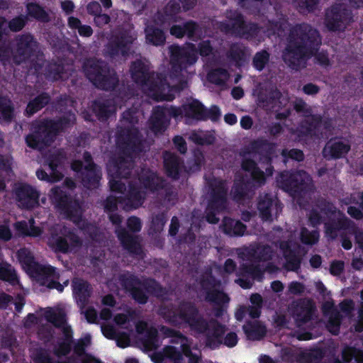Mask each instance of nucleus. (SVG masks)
Returning <instances> with one entry per match:
<instances>
[{
	"label": "nucleus",
	"mask_w": 363,
	"mask_h": 363,
	"mask_svg": "<svg viewBox=\"0 0 363 363\" xmlns=\"http://www.w3.org/2000/svg\"><path fill=\"white\" fill-rule=\"evenodd\" d=\"M157 313L172 326L178 327L182 323L188 325L192 331L204 336L206 346L211 350H216L223 344L225 325L216 320L206 319L194 302L182 300L177 305L161 306Z\"/></svg>",
	"instance_id": "f257e3e1"
},
{
	"label": "nucleus",
	"mask_w": 363,
	"mask_h": 363,
	"mask_svg": "<svg viewBox=\"0 0 363 363\" xmlns=\"http://www.w3.org/2000/svg\"><path fill=\"white\" fill-rule=\"evenodd\" d=\"M320 45V38L316 30L307 24L297 26L291 30L284 60L293 69L304 67L306 60L313 55Z\"/></svg>",
	"instance_id": "f03ea898"
},
{
	"label": "nucleus",
	"mask_w": 363,
	"mask_h": 363,
	"mask_svg": "<svg viewBox=\"0 0 363 363\" xmlns=\"http://www.w3.org/2000/svg\"><path fill=\"white\" fill-rule=\"evenodd\" d=\"M6 26V20L0 17V60L6 65V62L11 60L15 64L24 62L26 67L31 72L34 69L35 72H43V67L45 65L43 55L37 52V43L30 35H23L16 39L14 50H10L6 48L2 40V30Z\"/></svg>",
	"instance_id": "7ed1b4c3"
},
{
	"label": "nucleus",
	"mask_w": 363,
	"mask_h": 363,
	"mask_svg": "<svg viewBox=\"0 0 363 363\" xmlns=\"http://www.w3.org/2000/svg\"><path fill=\"white\" fill-rule=\"evenodd\" d=\"M75 121L76 116L71 111L57 120L42 121L33 127L32 133L26 136V143L31 149L43 150L52 144L59 133L72 127Z\"/></svg>",
	"instance_id": "20e7f679"
},
{
	"label": "nucleus",
	"mask_w": 363,
	"mask_h": 363,
	"mask_svg": "<svg viewBox=\"0 0 363 363\" xmlns=\"http://www.w3.org/2000/svg\"><path fill=\"white\" fill-rule=\"evenodd\" d=\"M121 289L128 293L138 303L144 305L148 301V294L160 298L166 294L165 289L155 279L142 281L138 276L124 270L116 277Z\"/></svg>",
	"instance_id": "39448f33"
},
{
	"label": "nucleus",
	"mask_w": 363,
	"mask_h": 363,
	"mask_svg": "<svg viewBox=\"0 0 363 363\" xmlns=\"http://www.w3.org/2000/svg\"><path fill=\"white\" fill-rule=\"evenodd\" d=\"M133 80L139 84L150 86L149 91H182L186 88V83L176 76L170 75L168 78L154 74L150 75L149 62L146 60H138L130 67Z\"/></svg>",
	"instance_id": "423d86ee"
},
{
	"label": "nucleus",
	"mask_w": 363,
	"mask_h": 363,
	"mask_svg": "<svg viewBox=\"0 0 363 363\" xmlns=\"http://www.w3.org/2000/svg\"><path fill=\"white\" fill-rule=\"evenodd\" d=\"M220 284L211 271L206 272L199 278V285L205 294V301L213 305V315L218 318L227 311L230 300L226 293L216 288Z\"/></svg>",
	"instance_id": "0eeeda50"
},
{
	"label": "nucleus",
	"mask_w": 363,
	"mask_h": 363,
	"mask_svg": "<svg viewBox=\"0 0 363 363\" xmlns=\"http://www.w3.org/2000/svg\"><path fill=\"white\" fill-rule=\"evenodd\" d=\"M116 145L119 154L135 159L145 151V139L137 127H120L116 133Z\"/></svg>",
	"instance_id": "6e6552de"
},
{
	"label": "nucleus",
	"mask_w": 363,
	"mask_h": 363,
	"mask_svg": "<svg viewBox=\"0 0 363 363\" xmlns=\"http://www.w3.org/2000/svg\"><path fill=\"white\" fill-rule=\"evenodd\" d=\"M50 199L56 210L74 223L82 220L81 205L78 200L60 186H54L50 191Z\"/></svg>",
	"instance_id": "1a4fd4ad"
},
{
	"label": "nucleus",
	"mask_w": 363,
	"mask_h": 363,
	"mask_svg": "<svg viewBox=\"0 0 363 363\" xmlns=\"http://www.w3.org/2000/svg\"><path fill=\"white\" fill-rule=\"evenodd\" d=\"M84 72L96 87L108 89L116 88L118 79L113 70H110L105 62L96 59L88 60L83 66Z\"/></svg>",
	"instance_id": "9d476101"
},
{
	"label": "nucleus",
	"mask_w": 363,
	"mask_h": 363,
	"mask_svg": "<svg viewBox=\"0 0 363 363\" xmlns=\"http://www.w3.org/2000/svg\"><path fill=\"white\" fill-rule=\"evenodd\" d=\"M180 5L175 1L169 2L165 7L164 13H158L153 24H148L145 28V36L147 43L154 45H161L165 41V36L160 29L164 28L166 23L175 21L174 15L180 11Z\"/></svg>",
	"instance_id": "9b49d317"
},
{
	"label": "nucleus",
	"mask_w": 363,
	"mask_h": 363,
	"mask_svg": "<svg viewBox=\"0 0 363 363\" xmlns=\"http://www.w3.org/2000/svg\"><path fill=\"white\" fill-rule=\"evenodd\" d=\"M208 207L213 209H226L228 186L225 180L213 177L208 182Z\"/></svg>",
	"instance_id": "f8f14e48"
},
{
	"label": "nucleus",
	"mask_w": 363,
	"mask_h": 363,
	"mask_svg": "<svg viewBox=\"0 0 363 363\" xmlns=\"http://www.w3.org/2000/svg\"><path fill=\"white\" fill-rule=\"evenodd\" d=\"M17 257L25 271L35 278L52 275L55 271V267L43 265L36 262L33 253L26 247L18 250Z\"/></svg>",
	"instance_id": "ddd939ff"
},
{
	"label": "nucleus",
	"mask_w": 363,
	"mask_h": 363,
	"mask_svg": "<svg viewBox=\"0 0 363 363\" xmlns=\"http://www.w3.org/2000/svg\"><path fill=\"white\" fill-rule=\"evenodd\" d=\"M171 62L175 72L182 71L187 66L195 63L198 59V52L194 45L187 43L185 47L172 45L169 48Z\"/></svg>",
	"instance_id": "4468645a"
},
{
	"label": "nucleus",
	"mask_w": 363,
	"mask_h": 363,
	"mask_svg": "<svg viewBox=\"0 0 363 363\" xmlns=\"http://www.w3.org/2000/svg\"><path fill=\"white\" fill-rule=\"evenodd\" d=\"M308 176L306 172H283L279 175L278 182L281 188L291 194H300L306 191Z\"/></svg>",
	"instance_id": "2eb2a0df"
},
{
	"label": "nucleus",
	"mask_w": 363,
	"mask_h": 363,
	"mask_svg": "<svg viewBox=\"0 0 363 363\" xmlns=\"http://www.w3.org/2000/svg\"><path fill=\"white\" fill-rule=\"evenodd\" d=\"M118 35L113 36L108 46L107 52L111 56L121 55H128L133 47V43L136 35L130 26H127Z\"/></svg>",
	"instance_id": "dca6fc26"
},
{
	"label": "nucleus",
	"mask_w": 363,
	"mask_h": 363,
	"mask_svg": "<svg viewBox=\"0 0 363 363\" xmlns=\"http://www.w3.org/2000/svg\"><path fill=\"white\" fill-rule=\"evenodd\" d=\"M72 169L77 172L82 184L87 189H96L99 186L102 174L99 167H84L81 160H74L71 164Z\"/></svg>",
	"instance_id": "f3484780"
},
{
	"label": "nucleus",
	"mask_w": 363,
	"mask_h": 363,
	"mask_svg": "<svg viewBox=\"0 0 363 363\" xmlns=\"http://www.w3.org/2000/svg\"><path fill=\"white\" fill-rule=\"evenodd\" d=\"M15 198L22 209L32 210L39 206L40 192L27 183H21L13 190Z\"/></svg>",
	"instance_id": "a211bd4d"
},
{
	"label": "nucleus",
	"mask_w": 363,
	"mask_h": 363,
	"mask_svg": "<svg viewBox=\"0 0 363 363\" xmlns=\"http://www.w3.org/2000/svg\"><path fill=\"white\" fill-rule=\"evenodd\" d=\"M62 164L60 154L50 155L43 164L45 169L40 168L36 171V177L41 181L48 183H55L60 181L63 174L57 169Z\"/></svg>",
	"instance_id": "6ab92c4d"
},
{
	"label": "nucleus",
	"mask_w": 363,
	"mask_h": 363,
	"mask_svg": "<svg viewBox=\"0 0 363 363\" xmlns=\"http://www.w3.org/2000/svg\"><path fill=\"white\" fill-rule=\"evenodd\" d=\"M290 310L297 327L301 328L313 319L315 306L312 300L303 298L294 302Z\"/></svg>",
	"instance_id": "aec40b11"
},
{
	"label": "nucleus",
	"mask_w": 363,
	"mask_h": 363,
	"mask_svg": "<svg viewBox=\"0 0 363 363\" xmlns=\"http://www.w3.org/2000/svg\"><path fill=\"white\" fill-rule=\"evenodd\" d=\"M228 24L221 23L220 29L227 33L238 35L246 38H252L261 32L256 25H247L240 14L235 13L233 19L229 20Z\"/></svg>",
	"instance_id": "412c9836"
},
{
	"label": "nucleus",
	"mask_w": 363,
	"mask_h": 363,
	"mask_svg": "<svg viewBox=\"0 0 363 363\" xmlns=\"http://www.w3.org/2000/svg\"><path fill=\"white\" fill-rule=\"evenodd\" d=\"M257 208L262 220L272 221L273 213L278 216L282 211L283 205L279 200L274 199L270 194H264L259 196Z\"/></svg>",
	"instance_id": "4be33fe9"
},
{
	"label": "nucleus",
	"mask_w": 363,
	"mask_h": 363,
	"mask_svg": "<svg viewBox=\"0 0 363 363\" xmlns=\"http://www.w3.org/2000/svg\"><path fill=\"white\" fill-rule=\"evenodd\" d=\"M337 215V218H330L324 223L325 236L332 240L338 237L340 232L354 228V222L347 218L343 212L339 211Z\"/></svg>",
	"instance_id": "5701e85b"
},
{
	"label": "nucleus",
	"mask_w": 363,
	"mask_h": 363,
	"mask_svg": "<svg viewBox=\"0 0 363 363\" xmlns=\"http://www.w3.org/2000/svg\"><path fill=\"white\" fill-rule=\"evenodd\" d=\"M322 123L323 116L321 115L311 113L299 123L297 128L298 135L311 138H318L320 134V128Z\"/></svg>",
	"instance_id": "b1692460"
},
{
	"label": "nucleus",
	"mask_w": 363,
	"mask_h": 363,
	"mask_svg": "<svg viewBox=\"0 0 363 363\" xmlns=\"http://www.w3.org/2000/svg\"><path fill=\"white\" fill-rule=\"evenodd\" d=\"M238 256L242 260L259 262L272 259L273 251L272 247L267 245H258L244 248L238 252Z\"/></svg>",
	"instance_id": "393cba45"
},
{
	"label": "nucleus",
	"mask_w": 363,
	"mask_h": 363,
	"mask_svg": "<svg viewBox=\"0 0 363 363\" xmlns=\"http://www.w3.org/2000/svg\"><path fill=\"white\" fill-rule=\"evenodd\" d=\"M351 145L348 141L340 138H331L327 142L323 150V155L327 160H337L344 157L350 150Z\"/></svg>",
	"instance_id": "a878e982"
},
{
	"label": "nucleus",
	"mask_w": 363,
	"mask_h": 363,
	"mask_svg": "<svg viewBox=\"0 0 363 363\" xmlns=\"http://www.w3.org/2000/svg\"><path fill=\"white\" fill-rule=\"evenodd\" d=\"M116 233L122 247L133 256H142L143 251L137 235H131L125 228L119 226Z\"/></svg>",
	"instance_id": "bb28decb"
},
{
	"label": "nucleus",
	"mask_w": 363,
	"mask_h": 363,
	"mask_svg": "<svg viewBox=\"0 0 363 363\" xmlns=\"http://www.w3.org/2000/svg\"><path fill=\"white\" fill-rule=\"evenodd\" d=\"M163 163L165 174L172 180H178L184 167L183 160L175 153L164 151Z\"/></svg>",
	"instance_id": "cd10ccee"
},
{
	"label": "nucleus",
	"mask_w": 363,
	"mask_h": 363,
	"mask_svg": "<svg viewBox=\"0 0 363 363\" xmlns=\"http://www.w3.org/2000/svg\"><path fill=\"white\" fill-rule=\"evenodd\" d=\"M145 194L142 191L140 187L134 183H130L128 191L125 196H122L123 208L125 211H131L140 207L145 200Z\"/></svg>",
	"instance_id": "c85d7f7f"
},
{
	"label": "nucleus",
	"mask_w": 363,
	"mask_h": 363,
	"mask_svg": "<svg viewBox=\"0 0 363 363\" xmlns=\"http://www.w3.org/2000/svg\"><path fill=\"white\" fill-rule=\"evenodd\" d=\"M347 15L345 6L342 3L336 4L325 13V24L331 30H340L342 23Z\"/></svg>",
	"instance_id": "c756f323"
},
{
	"label": "nucleus",
	"mask_w": 363,
	"mask_h": 363,
	"mask_svg": "<svg viewBox=\"0 0 363 363\" xmlns=\"http://www.w3.org/2000/svg\"><path fill=\"white\" fill-rule=\"evenodd\" d=\"M91 108L99 121H106L115 114L116 107L114 101L111 99H95L91 102Z\"/></svg>",
	"instance_id": "7c9ffc66"
},
{
	"label": "nucleus",
	"mask_w": 363,
	"mask_h": 363,
	"mask_svg": "<svg viewBox=\"0 0 363 363\" xmlns=\"http://www.w3.org/2000/svg\"><path fill=\"white\" fill-rule=\"evenodd\" d=\"M274 145L267 139L258 138L250 142L247 150V154L259 155L261 158L270 162L274 152Z\"/></svg>",
	"instance_id": "2f4dec72"
},
{
	"label": "nucleus",
	"mask_w": 363,
	"mask_h": 363,
	"mask_svg": "<svg viewBox=\"0 0 363 363\" xmlns=\"http://www.w3.org/2000/svg\"><path fill=\"white\" fill-rule=\"evenodd\" d=\"M133 160L119 154L112 161V169H110V171L113 172V176L118 179H128L132 174Z\"/></svg>",
	"instance_id": "473e14b6"
},
{
	"label": "nucleus",
	"mask_w": 363,
	"mask_h": 363,
	"mask_svg": "<svg viewBox=\"0 0 363 363\" xmlns=\"http://www.w3.org/2000/svg\"><path fill=\"white\" fill-rule=\"evenodd\" d=\"M72 286L73 294L77 303L82 307L86 306L92 292V288L89 283L82 279H74Z\"/></svg>",
	"instance_id": "72a5a7b5"
},
{
	"label": "nucleus",
	"mask_w": 363,
	"mask_h": 363,
	"mask_svg": "<svg viewBox=\"0 0 363 363\" xmlns=\"http://www.w3.org/2000/svg\"><path fill=\"white\" fill-rule=\"evenodd\" d=\"M140 183L143 186L152 192L164 189L167 186V181L159 177L156 172L148 170L139 177Z\"/></svg>",
	"instance_id": "f704fd0d"
},
{
	"label": "nucleus",
	"mask_w": 363,
	"mask_h": 363,
	"mask_svg": "<svg viewBox=\"0 0 363 363\" xmlns=\"http://www.w3.org/2000/svg\"><path fill=\"white\" fill-rule=\"evenodd\" d=\"M169 123V121L163 108L157 106L154 108L150 119V128L153 133L155 134L164 133Z\"/></svg>",
	"instance_id": "c9c22d12"
},
{
	"label": "nucleus",
	"mask_w": 363,
	"mask_h": 363,
	"mask_svg": "<svg viewBox=\"0 0 363 363\" xmlns=\"http://www.w3.org/2000/svg\"><path fill=\"white\" fill-rule=\"evenodd\" d=\"M223 232L230 237L242 236L247 226L239 220H235L228 216H225L220 225Z\"/></svg>",
	"instance_id": "e433bc0d"
},
{
	"label": "nucleus",
	"mask_w": 363,
	"mask_h": 363,
	"mask_svg": "<svg viewBox=\"0 0 363 363\" xmlns=\"http://www.w3.org/2000/svg\"><path fill=\"white\" fill-rule=\"evenodd\" d=\"M236 275L241 277L251 278L252 280L261 281L263 279L264 271L259 264L242 263L240 264Z\"/></svg>",
	"instance_id": "4c0bfd02"
},
{
	"label": "nucleus",
	"mask_w": 363,
	"mask_h": 363,
	"mask_svg": "<svg viewBox=\"0 0 363 363\" xmlns=\"http://www.w3.org/2000/svg\"><path fill=\"white\" fill-rule=\"evenodd\" d=\"M280 248L284 251L288 270L297 272L301 268V259L294 250L291 249L287 242H281Z\"/></svg>",
	"instance_id": "58836bf2"
},
{
	"label": "nucleus",
	"mask_w": 363,
	"mask_h": 363,
	"mask_svg": "<svg viewBox=\"0 0 363 363\" xmlns=\"http://www.w3.org/2000/svg\"><path fill=\"white\" fill-rule=\"evenodd\" d=\"M243 331L248 340H259L267 333L266 327L259 321H247L242 327Z\"/></svg>",
	"instance_id": "ea45409f"
},
{
	"label": "nucleus",
	"mask_w": 363,
	"mask_h": 363,
	"mask_svg": "<svg viewBox=\"0 0 363 363\" xmlns=\"http://www.w3.org/2000/svg\"><path fill=\"white\" fill-rule=\"evenodd\" d=\"M251 188V182L250 179H245L241 177L235 179L231 189L233 199L237 202L243 201Z\"/></svg>",
	"instance_id": "a19ab883"
},
{
	"label": "nucleus",
	"mask_w": 363,
	"mask_h": 363,
	"mask_svg": "<svg viewBox=\"0 0 363 363\" xmlns=\"http://www.w3.org/2000/svg\"><path fill=\"white\" fill-rule=\"evenodd\" d=\"M15 109L12 101L0 96V123L9 124L15 118Z\"/></svg>",
	"instance_id": "79ce46f5"
},
{
	"label": "nucleus",
	"mask_w": 363,
	"mask_h": 363,
	"mask_svg": "<svg viewBox=\"0 0 363 363\" xmlns=\"http://www.w3.org/2000/svg\"><path fill=\"white\" fill-rule=\"evenodd\" d=\"M50 101V96L48 92H40V94L28 102L25 111L26 115L33 116L48 104Z\"/></svg>",
	"instance_id": "37998d69"
},
{
	"label": "nucleus",
	"mask_w": 363,
	"mask_h": 363,
	"mask_svg": "<svg viewBox=\"0 0 363 363\" xmlns=\"http://www.w3.org/2000/svg\"><path fill=\"white\" fill-rule=\"evenodd\" d=\"M325 356V352L321 348H315L308 352H301L296 357L298 363H318Z\"/></svg>",
	"instance_id": "c03bdc74"
},
{
	"label": "nucleus",
	"mask_w": 363,
	"mask_h": 363,
	"mask_svg": "<svg viewBox=\"0 0 363 363\" xmlns=\"http://www.w3.org/2000/svg\"><path fill=\"white\" fill-rule=\"evenodd\" d=\"M45 320L53 325L57 328H61L66 325L67 316L63 310H58L55 311L52 309H49L45 313Z\"/></svg>",
	"instance_id": "a18cd8bd"
},
{
	"label": "nucleus",
	"mask_w": 363,
	"mask_h": 363,
	"mask_svg": "<svg viewBox=\"0 0 363 363\" xmlns=\"http://www.w3.org/2000/svg\"><path fill=\"white\" fill-rule=\"evenodd\" d=\"M197 32L198 28L192 21L186 23L183 27L181 26H174L170 29V33L177 38H182L184 35H186L189 38H193Z\"/></svg>",
	"instance_id": "49530a36"
},
{
	"label": "nucleus",
	"mask_w": 363,
	"mask_h": 363,
	"mask_svg": "<svg viewBox=\"0 0 363 363\" xmlns=\"http://www.w3.org/2000/svg\"><path fill=\"white\" fill-rule=\"evenodd\" d=\"M281 93L282 92H252V94L257 96L259 106L269 108L275 106V98L280 97Z\"/></svg>",
	"instance_id": "de8ad7c7"
},
{
	"label": "nucleus",
	"mask_w": 363,
	"mask_h": 363,
	"mask_svg": "<svg viewBox=\"0 0 363 363\" xmlns=\"http://www.w3.org/2000/svg\"><path fill=\"white\" fill-rule=\"evenodd\" d=\"M186 116L197 121H205V106L199 100H194L185 108Z\"/></svg>",
	"instance_id": "09e8293b"
},
{
	"label": "nucleus",
	"mask_w": 363,
	"mask_h": 363,
	"mask_svg": "<svg viewBox=\"0 0 363 363\" xmlns=\"http://www.w3.org/2000/svg\"><path fill=\"white\" fill-rule=\"evenodd\" d=\"M0 279L13 286L19 284V279L15 269L9 264H0Z\"/></svg>",
	"instance_id": "8fccbe9b"
},
{
	"label": "nucleus",
	"mask_w": 363,
	"mask_h": 363,
	"mask_svg": "<svg viewBox=\"0 0 363 363\" xmlns=\"http://www.w3.org/2000/svg\"><path fill=\"white\" fill-rule=\"evenodd\" d=\"M158 341V332L155 328H150L147 330L144 337L142 338L143 346L149 350L157 349Z\"/></svg>",
	"instance_id": "3c124183"
},
{
	"label": "nucleus",
	"mask_w": 363,
	"mask_h": 363,
	"mask_svg": "<svg viewBox=\"0 0 363 363\" xmlns=\"http://www.w3.org/2000/svg\"><path fill=\"white\" fill-rule=\"evenodd\" d=\"M204 163V155L200 150H196L193 152V157L188 160V172H196L201 170Z\"/></svg>",
	"instance_id": "603ef678"
},
{
	"label": "nucleus",
	"mask_w": 363,
	"mask_h": 363,
	"mask_svg": "<svg viewBox=\"0 0 363 363\" xmlns=\"http://www.w3.org/2000/svg\"><path fill=\"white\" fill-rule=\"evenodd\" d=\"M320 239V233L318 230L310 231L306 227H303L300 231V240L306 245H313L316 244Z\"/></svg>",
	"instance_id": "864d4df0"
},
{
	"label": "nucleus",
	"mask_w": 363,
	"mask_h": 363,
	"mask_svg": "<svg viewBox=\"0 0 363 363\" xmlns=\"http://www.w3.org/2000/svg\"><path fill=\"white\" fill-rule=\"evenodd\" d=\"M27 11L28 16L37 19L38 21L47 22L50 19L48 13L41 6L36 4H28Z\"/></svg>",
	"instance_id": "5fc2aeb1"
},
{
	"label": "nucleus",
	"mask_w": 363,
	"mask_h": 363,
	"mask_svg": "<svg viewBox=\"0 0 363 363\" xmlns=\"http://www.w3.org/2000/svg\"><path fill=\"white\" fill-rule=\"evenodd\" d=\"M167 221V213L166 211L155 214L152 218L150 229L155 233H160L163 230Z\"/></svg>",
	"instance_id": "6e6d98bb"
},
{
	"label": "nucleus",
	"mask_w": 363,
	"mask_h": 363,
	"mask_svg": "<svg viewBox=\"0 0 363 363\" xmlns=\"http://www.w3.org/2000/svg\"><path fill=\"white\" fill-rule=\"evenodd\" d=\"M91 337L89 334L79 339L73 343V351L77 357H82L86 354V348L91 345Z\"/></svg>",
	"instance_id": "4d7b16f0"
},
{
	"label": "nucleus",
	"mask_w": 363,
	"mask_h": 363,
	"mask_svg": "<svg viewBox=\"0 0 363 363\" xmlns=\"http://www.w3.org/2000/svg\"><path fill=\"white\" fill-rule=\"evenodd\" d=\"M281 155L282 156L284 162H287L289 160L302 162L305 158L303 152L301 150L296 148L291 150L284 148L281 150Z\"/></svg>",
	"instance_id": "13d9d810"
},
{
	"label": "nucleus",
	"mask_w": 363,
	"mask_h": 363,
	"mask_svg": "<svg viewBox=\"0 0 363 363\" xmlns=\"http://www.w3.org/2000/svg\"><path fill=\"white\" fill-rule=\"evenodd\" d=\"M228 77V72L223 69H214L208 74V81L216 84L224 83Z\"/></svg>",
	"instance_id": "bf43d9fd"
},
{
	"label": "nucleus",
	"mask_w": 363,
	"mask_h": 363,
	"mask_svg": "<svg viewBox=\"0 0 363 363\" xmlns=\"http://www.w3.org/2000/svg\"><path fill=\"white\" fill-rule=\"evenodd\" d=\"M68 24L70 28L78 29V32L82 36L89 37L92 34L91 28L89 26H82L79 20L76 18L69 17Z\"/></svg>",
	"instance_id": "052dcab7"
},
{
	"label": "nucleus",
	"mask_w": 363,
	"mask_h": 363,
	"mask_svg": "<svg viewBox=\"0 0 363 363\" xmlns=\"http://www.w3.org/2000/svg\"><path fill=\"white\" fill-rule=\"evenodd\" d=\"M60 274L57 271V268L55 267V271L52 275H48V276H42V277H37L36 279H38L40 281V284L43 286H45L50 289H55L57 287L59 281L57 280H55L54 279H59Z\"/></svg>",
	"instance_id": "680f3d73"
},
{
	"label": "nucleus",
	"mask_w": 363,
	"mask_h": 363,
	"mask_svg": "<svg viewBox=\"0 0 363 363\" xmlns=\"http://www.w3.org/2000/svg\"><path fill=\"white\" fill-rule=\"evenodd\" d=\"M287 22L282 18L279 23H269V26L266 30L267 34L270 36L271 35L277 34L278 36H282V33L285 30V29L288 28ZM265 32V30L264 31Z\"/></svg>",
	"instance_id": "e2e57ef3"
},
{
	"label": "nucleus",
	"mask_w": 363,
	"mask_h": 363,
	"mask_svg": "<svg viewBox=\"0 0 363 363\" xmlns=\"http://www.w3.org/2000/svg\"><path fill=\"white\" fill-rule=\"evenodd\" d=\"M251 174V187H259L264 185L266 182V176L262 170L259 167L255 169Z\"/></svg>",
	"instance_id": "0e129e2a"
},
{
	"label": "nucleus",
	"mask_w": 363,
	"mask_h": 363,
	"mask_svg": "<svg viewBox=\"0 0 363 363\" xmlns=\"http://www.w3.org/2000/svg\"><path fill=\"white\" fill-rule=\"evenodd\" d=\"M122 196H109L104 201V210L106 212H115L118 209V204L123 206V201H122Z\"/></svg>",
	"instance_id": "69168bd1"
},
{
	"label": "nucleus",
	"mask_w": 363,
	"mask_h": 363,
	"mask_svg": "<svg viewBox=\"0 0 363 363\" xmlns=\"http://www.w3.org/2000/svg\"><path fill=\"white\" fill-rule=\"evenodd\" d=\"M221 116V112L219 107L216 105H213L210 108L205 107V111L203 117L205 121L211 120L212 122H217L220 120Z\"/></svg>",
	"instance_id": "338daca9"
},
{
	"label": "nucleus",
	"mask_w": 363,
	"mask_h": 363,
	"mask_svg": "<svg viewBox=\"0 0 363 363\" xmlns=\"http://www.w3.org/2000/svg\"><path fill=\"white\" fill-rule=\"evenodd\" d=\"M164 354L166 357L174 362H181L183 359L182 352L174 346H167L164 350Z\"/></svg>",
	"instance_id": "774afa93"
}]
</instances>
